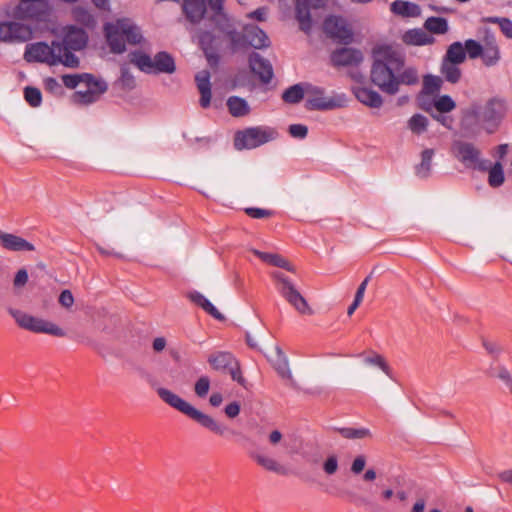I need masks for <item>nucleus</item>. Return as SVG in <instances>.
Here are the masks:
<instances>
[{
    "mask_svg": "<svg viewBox=\"0 0 512 512\" xmlns=\"http://www.w3.org/2000/svg\"><path fill=\"white\" fill-rule=\"evenodd\" d=\"M488 183L491 187L497 188L504 183L505 175L500 162H496L493 166H489Z\"/></svg>",
    "mask_w": 512,
    "mask_h": 512,
    "instance_id": "a19ab883",
    "label": "nucleus"
},
{
    "mask_svg": "<svg viewBox=\"0 0 512 512\" xmlns=\"http://www.w3.org/2000/svg\"><path fill=\"white\" fill-rule=\"evenodd\" d=\"M210 389V379L208 376L203 375L195 382L194 391L199 398H205Z\"/></svg>",
    "mask_w": 512,
    "mask_h": 512,
    "instance_id": "603ef678",
    "label": "nucleus"
},
{
    "mask_svg": "<svg viewBox=\"0 0 512 512\" xmlns=\"http://www.w3.org/2000/svg\"><path fill=\"white\" fill-rule=\"evenodd\" d=\"M274 278L277 281L278 292L289 304L301 314L312 313L306 299L301 295L288 276L282 272H276L274 273Z\"/></svg>",
    "mask_w": 512,
    "mask_h": 512,
    "instance_id": "9d476101",
    "label": "nucleus"
},
{
    "mask_svg": "<svg viewBox=\"0 0 512 512\" xmlns=\"http://www.w3.org/2000/svg\"><path fill=\"white\" fill-rule=\"evenodd\" d=\"M435 151L432 148H426L421 153V162L415 166V174L420 178H427L431 172L432 160Z\"/></svg>",
    "mask_w": 512,
    "mask_h": 512,
    "instance_id": "7c9ffc66",
    "label": "nucleus"
},
{
    "mask_svg": "<svg viewBox=\"0 0 512 512\" xmlns=\"http://www.w3.org/2000/svg\"><path fill=\"white\" fill-rule=\"evenodd\" d=\"M366 362L378 366L384 373L389 375L390 368L382 356L376 355L374 357H367Z\"/></svg>",
    "mask_w": 512,
    "mask_h": 512,
    "instance_id": "680f3d73",
    "label": "nucleus"
},
{
    "mask_svg": "<svg viewBox=\"0 0 512 512\" xmlns=\"http://www.w3.org/2000/svg\"><path fill=\"white\" fill-rule=\"evenodd\" d=\"M442 79L439 76H435L432 74H427L423 78V93L424 94H434L439 92L442 86Z\"/></svg>",
    "mask_w": 512,
    "mask_h": 512,
    "instance_id": "37998d69",
    "label": "nucleus"
},
{
    "mask_svg": "<svg viewBox=\"0 0 512 512\" xmlns=\"http://www.w3.org/2000/svg\"><path fill=\"white\" fill-rule=\"evenodd\" d=\"M277 136L275 129L256 126L237 131L234 137V146L238 150L254 149L274 140Z\"/></svg>",
    "mask_w": 512,
    "mask_h": 512,
    "instance_id": "6e6552de",
    "label": "nucleus"
},
{
    "mask_svg": "<svg viewBox=\"0 0 512 512\" xmlns=\"http://www.w3.org/2000/svg\"><path fill=\"white\" fill-rule=\"evenodd\" d=\"M458 65L446 60L442 61L440 71L447 82L455 84L460 80L461 70Z\"/></svg>",
    "mask_w": 512,
    "mask_h": 512,
    "instance_id": "58836bf2",
    "label": "nucleus"
},
{
    "mask_svg": "<svg viewBox=\"0 0 512 512\" xmlns=\"http://www.w3.org/2000/svg\"><path fill=\"white\" fill-rule=\"evenodd\" d=\"M505 116V105L496 97L489 99L480 113V120L488 134L495 133Z\"/></svg>",
    "mask_w": 512,
    "mask_h": 512,
    "instance_id": "f8f14e48",
    "label": "nucleus"
},
{
    "mask_svg": "<svg viewBox=\"0 0 512 512\" xmlns=\"http://www.w3.org/2000/svg\"><path fill=\"white\" fill-rule=\"evenodd\" d=\"M227 107L233 117H243L250 112L247 101L239 96H230L227 99Z\"/></svg>",
    "mask_w": 512,
    "mask_h": 512,
    "instance_id": "2f4dec72",
    "label": "nucleus"
},
{
    "mask_svg": "<svg viewBox=\"0 0 512 512\" xmlns=\"http://www.w3.org/2000/svg\"><path fill=\"white\" fill-rule=\"evenodd\" d=\"M254 254L256 256H258V258H260L262 261H264L270 265H273V266L279 267V268H283L287 271H293L290 263L279 254L261 252L259 250H254Z\"/></svg>",
    "mask_w": 512,
    "mask_h": 512,
    "instance_id": "72a5a7b5",
    "label": "nucleus"
},
{
    "mask_svg": "<svg viewBox=\"0 0 512 512\" xmlns=\"http://www.w3.org/2000/svg\"><path fill=\"white\" fill-rule=\"evenodd\" d=\"M16 15L19 19L46 21L50 15V6L47 0H20Z\"/></svg>",
    "mask_w": 512,
    "mask_h": 512,
    "instance_id": "4468645a",
    "label": "nucleus"
},
{
    "mask_svg": "<svg viewBox=\"0 0 512 512\" xmlns=\"http://www.w3.org/2000/svg\"><path fill=\"white\" fill-rule=\"evenodd\" d=\"M89 41L88 33L84 28L69 25L65 29L63 39L55 41L58 52L65 57L67 54H74V51H81L86 48Z\"/></svg>",
    "mask_w": 512,
    "mask_h": 512,
    "instance_id": "9b49d317",
    "label": "nucleus"
},
{
    "mask_svg": "<svg viewBox=\"0 0 512 512\" xmlns=\"http://www.w3.org/2000/svg\"><path fill=\"white\" fill-rule=\"evenodd\" d=\"M207 361L214 370L226 373V371L234 364L236 358L230 352L217 351L209 355Z\"/></svg>",
    "mask_w": 512,
    "mask_h": 512,
    "instance_id": "5701e85b",
    "label": "nucleus"
},
{
    "mask_svg": "<svg viewBox=\"0 0 512 512\" xmlns=\"http://www.w3.org/2000/svg\"><path fill=\"white\" fill-rule=\"evenodd\" d=\"M370 80L382 92L395 95L400 85L413 86L419 82L418 71L405 66L404 53L391 44H378L372 48Z\"/></svg>",
    "mask_w": 512,
    "mask_h": 512,
    "instance_id": "f257e3e1",
    "label": "nucleus"
},
{
    "mask_svg": "<svg viewBox=\"0 0 512 512\" xmlns=\"http://www.w3.org/2000/svg\"><path fill=\"white\" fill-rule=\"evenodd\" d=\"M490 23H498L500 30L507 37L512 39V21L505 17H490L487 19Z\"/></svg>",
    "mask_w": 512,
    "mask_h": 512,
    "instance_id": "3c124183",
    "label": "nucleus"
},
{
    "mask_svg": "<svg viewBox=\"0 0 512 512\" xmlns=\"http://www.w3.org/2000/svg\"><path fill=\"white\" fill-rule=\"evenodd\" d=\"M354 94L358 101L371 108H379L383 104L382 96L371 88L359 87Z\"/></svg>",
    "mask_w": 512,
    "mask_h": 512,
    "instance_id": "bb28decb",
    "label": "nucleus"
},
{
    "mask_svg": "<svg viewBox=\"0 0 512 512\" xmlns=\"http://www.w3.org/2000/svg\"><path fill=\"white\" fill-rule=\"evenodd\" d=\"M327 0H296L295 15L299 22V27L305 33H309L312 27V18L310 9L321 8L325 6Z\"/></svg>",
    "mask_w": 512,
    "mask_h": 512,
    "instance_id": "f3484780",
    "label": "nucleus"
},
{
    "mask_svg": "<svg viewBox=\"0 0 512 512\" xmlns=\"http://www.w3.org/2000/svg\"><path fill=\"white\" fill-rule=\"evenodd\" d=\"M433 105L439 113L451 112L456 107L455 101L449 95L439 96L436 100H434Z\"/></svg>",
    "mask_w": 512,
    "mask_h": 512,
    "instance_id": "a18cd8bd",
    "label": "nucleus"
},
{
    "mask_svg": "<svg viewBox=\"0 0 512 512\" xmlns=\"http://www.w3.org/2000/svg\"><path fill=\"white\" fill-rule=\"evenodd\" d=\"M250 456L264 469L277 474H284L285 468L280 465L275 459L265 456L260 453L252 452Z\"/></svg>",
    "mask_w": 512,
    "mask_h": 512,
    "instance_id": "f704fd0d",
    "label": "nucleus"
},
{
    "mask_svg": "<svg viewBox=\"0 0 512 512\" xmlns=\"http://www.w3.org/2000/svg\"><path fill=\"white\" fill-rule=\"evenodd\" d=\"M227 374L231 376V378L236 381L238 384L244 386L245 379L241 374L239 362L236 360L234 364L226 371Z\"/></svg>",
    "mask_w": 512,
    "mask_h": 512,
    "instance_id": "6e6d98bb",
    "label": "nucleus"
},
{
    "mask_svg": "<svg viewBox=\"0 0 512 512\" xmlns=\"http://www.w3.org/2000/svg\"><path fill=\"white\" fill-rule=\"evenodd\" d=\"M347 105L345 94L335 93L332 96H326L322 87L310 83L308 85V95L305 108L310 111H330Z\"/></svg>",
    "mask_w": 512,
    "mask_h": 512,
    "instance_id": "423d86ee",
    "label": "nucleus"
},
{
    "mask_svg": "<svg viewBox=\"0 0 512 512\" xmlns=\"http://www.w3.org/2000/svg\"><path fill=\"white\" fill-rule=\"evenodd\" d=\"M365 465H366L365 456L358 455L357 457H355V459L353 460V462L351 464V472L355 475H358L364 470Z\"/></svg>",
    "mask_w": 512,
    "mask_h": 512,
    "instance_id": "e2e57ef3",
    "label": "nucleus"
},
{
    "mask_svg": "<svg viewBox=\"0 0 512 512\" xmlns=\"http://www.w3.org/2000/svg\"><path fill=\"white\" fill-rule=\"evenodd\" d=\"M210 72L208 70H201L195 75V82L200 92V106L208 108L211 104V82Z\"/></svg>",
    "mask_w": 512,
    "mask_h": 512,
    "instance_id": "6ab92c4d",
    "label": "nucleus"
},
{
    "mask_svg": "<svg viewBox=\"0 0 512 512\" xmlns=\"http://www.w3.org/2000/svg\"><path fill=\"white\" fill-rule=\"evenodd\" d=\"M465 59L466 53L464 44L456 41L448 47L443 60L453 62L454 64H461Z\"/></svg>",
    "mask_w": 512,
    "mask_h": 512,
    "instance_id": "c9c22d12",
    "label": "nucleus"
},
{
    "mask_svg": "<svg viewBox=\"0 0 512 512\" xmlns=\"http://www.w3.org/2000/svg\"><path fill=\"white\" fill-rule=\"evenodd\" d=\"M308 85L309 82H300L288 87L282 93V100L287 104L300 103L305 94L308 95Z\"/></svg>",
    "mask_w": 512,
    "mask_h": 512,
    "instance_id": "a878e982",
    "label": "nucleus"
},
{
    "mask_svg": "<svg viewBox=\"0 0 512 512\" xmlns=\"http://www.w3.org/2000/svg\"><path fill=\"white\" fill-rule=\"evenodd\" d=\"M107 44L114 54L126 51V43L138 45L144 41L141 28L130 18H117L114 22L104 24Z\"/></svg>",
    "mask_w": 512,
    "mask_h": 512,
    "instance_id": "7ed1b4c3",
    "label": "nucleus"
},
{
    "mask_svg": "<svg viewBox=\"0 0 512 512\" xmlns=\"http://www.w3.org/2000/svg\"><path fill=\"white\" fill-rule=\"evenodd\" d=\"M424 27L431 33L441 35L449 30L448 21L444 17H428L424 23Z\"/></svg>",
    "mask_w": 512,
    "mask_h": 512,
    "instance_id": "e433bc0d",
    "label": "nucleus"
},
{
    "mask_svg": "<svg viewBox=\"0 0 512 512\" xmlns=\"http://www.w3.org/2000/svg\"><path fill=\"white\" fill-rule=\"evenodd\" d=\"M0 244L9 251H34L35 246L24 238L0 231Z\"/></svg>",
    "mask_w": 512,
    "mask_h": 512,
    "instance_id": "aec40b11",
    "label": "nucleus"
},
{
    "mask_svg": "<svg viewBox=\"0 0 512 512\" xmlns=\"http://www.w3.org/2000/svg\"><path fill=\"white\" fill-rule=\"evenodd\" d=\"M481 59L485 66H495L500 60V51L497 44L492 41L488 42L484 47V52L481 55Z\"/></svg>",
    "mask_w": 512,
    "mask_h": 512,
    "instance_id": "4c0bfd02",
    "label": "nucleus"
},
{
    "mask_svg": "<svg viewBox=\"0 0 512 512\" xmlns=\"http://www.w3.org/2000/svg\"><path fill=\"white\" fill-rule=\"evenodd\" d=\"M288 131L293 138L304 139L308 134V127L304 124H291Z\"/></svg>",
    "mask_w": 512,
    "mask_h": 512,
    "instance_id": "5fc2aeb1",
    "label": "nucleus"
},
{
    "mask_svg": "<svg viewBox=\"0 0 512 512\" xmlns=\"http://www.w3.org/2000/svg\"><path fill=\"white\" fill-rule=\"evenodd\" d=\"M92 74L90 73H81V74H65L62 76V81L65 87L69 89H75L79 83L84 82V80H91Z\"/></svg>",
    "mask_w": 512,
    "mask_h": 512,
    "instance_id": "c03bdc74",
    "label": "nucleus"
},
{
    "mask_svg": "<svg viewBox=\"0 0 512 512\" xmlns=\"http://www.w3.org/2000/svg\"><path fill=\"white\" fill-rule=\"evenodd\" d=\"M157 394L161 398V400L164 401L166 404L183 413L190 419L194 420L203 428H206L219 436H225L228 433H236L234 430H231L226 425L216 421L210 415L205 414L202 411L196 409L193 405H191L183 398H181L179 395L175 394L174 392L167 388H158Z\"/></svg>",
    "mask_w": 512,
    "mask_h": 512,
    "instance_id": "f03ea898",
    "label": "nucleus"
},
{
    "mask_svg": "<svg viewBox=\"0 0 512 512\" xmlns=\"http://www.w3.org/2000/svg\"><path fill=\"white\" fill-rule=\"evenodd\" d=\"M276 360L274 361V368L278 375L283 379L292 380V373L289 367L288 358L279 346H276Z\"/></svg>",
    "mask_w": 512,
    "mask_h": 512,
    "instance_id": "473e14b6",
    "label": "nucleus"
},
{
    "mask_svg": "<svg viewBox=\"0 0 512 512\" xmlns=\"http://www.w3.org/2000/svg\"><path fill=\"white\" fill-rule=\"evenodd\" d=\"M199 45L207 57L208 61L214 59L218 61V55L215 52V36L210 31H201L198 35Z\"/></svg>",
    "mask_w": 512,
    "mask_h": 512,
    "instance_id": "c85d7f7f",
    "label": "nucleus"
},
{
    "mask_svg": "<svg viewBox=\"0 0 512 512\" xmlns=\"http://www.w3.org/2000/svg\"><path fill=\"white\" fill-rule=\"evenodd\" d=\"M363 59L362 51L353 47L337 48L330 55V61L335 67H358Z\"/></svg>",
    "mask_w": 512,
    "mask_h": 512,
    "instance_id": "dca6fc26",
    "label": "nucleus"
},
{
    "mask_svg": "<svg viewBox=\"0 0 512 512\" xmlns=\"http://www.w3.org/2000/svg\"><path fill=\"white\" fill-rule=\"evenodd\" d=\"M428 118L420 113L414 114L407 123V127L411 130L412 133L416 135H421L428 128Z\"/></svg>",
    "mask_w": 512,
    "mask_h": 512,
    "instance_id": "ea45409f",
    "label": "nucleus"
},
{
    "mask_svg": "<svg viewBox=\"0 0 512 512\" xmlns=\"http://www.w3.org/2000/svg\"><path fill=\"white\" fill-rule=\"evenodd\" d=\"M9 314L17 325L33 333H45L56 337L65 336V331L56 324L30 315L22 310L9 308Z\"/></svg>",
    "mask_w": 512,
    "mask_h": 512,
    "instance_id": "0eeeda50",
    "label": "nucleus"
},
{
    "mask_svg": "<svg viewBox=\"0 0 512 512\" xmlns=\"http://www.w3.org/2000/svg\"><path fill=\"white\" fill-rule=\"evenodd\" d=\"M452 155L466 168L485 172L491 162L481 158V151L471 142L454 140L451 144Z\"/></svg>",
    "mask_w": 512,
    "mask_h": 512,
    "instance_id": "39448f33",
    "label": "nucleus"
},
{
    "mask_svg": "<svg viewBox=\"0 0 512 512\" xmlns=\"http://www.w3.org/2000/svg\"><path fill=\"white\" fill-rule=\"evenodd\" d=\"M130 62L140 71L146 74L153 73V59L147 53L141 50H134L129 54Z\"/></svg>",
    "mask_w": 512,
    "mask_h": 512,
    "instance_id": "c756f323",
    "label": "nucleus"
},
{
    "mask_svg": "<svg viewBox=\"0 0 512 512\" xmlns=\"http://www.w3.org/2000/svg\"><path fill=\"white\" fill-rule=\"evenodd\" d=\"M98 94L95 89H87L86 91H77L73 95V101L78 104L87 105L97 101Z\"/></svg>",
    "mask_w": 512,
    "mask_h": 512,
    "instance_id": "de8ad7c7",
    "label": "nucleus"
},
{
    "mask_svg": "<svg viewBox=\"0 0 512 512\" xmlns=\"http://www.w3.org/2000/svg\"><path fill=\"white\" fill-rule=\"evenodd\" d=\"M249 68L263 84L271 82L274 72L269 60L262 57L258 52H251L248 57Z\"/></svg>",
    "mask_w": 512,
    "mask_h": 512,
    "instance_id": "a211bd4d",
    "label": "nucleus"
},
{
    "mask_svg": "<svg viewBox=\"0 0 512 512\" xmlns=\"http://www.w3.org/2000/svg\"><path fill=\"white\" fill-rule=\"evenodd\" d=\"M45 89L51 93L58 94L62 92V87L58 80L53 77H48L44 81Z\"/></svg>",
    "mask_w": 512,
    "mask_h": 512,
    "instance_id": "0e129e2a",
    "label": "nucleus"
},
{
    "mask_svg": "<svg viewBox=\"0 0 512 512\" xmlns=\"http://www.w3.org/2000/svg\"><path fill=\"white\" fill-rule=\"evenodd\" d=\"M84 83L87 85L89 89H95L96 94L101 95L105 93L108 89L107 83L102 79H96L92 74L91 80H84Z\"/></svg>",
    "mask_w": 512,
    "mask_h": 512,
    "instance_id": "864d4df0",
    "label": "nucleus"
},
{
    "mask_svg": "<svg viewBox=\"0 0 512 512\" xmlns=\"http://www.w3.org/2000/svg\"><path fill=\"white\" fill-rule=\"evenodd\" d=\"M338 469V459L335 455L328 456L323 463V470L328 475H333Z\"/></svg>",
    "mask_w": 512,
    "mask_h": 512,
    "instance_id": "4d7b16f0",
    "label": "nucleus"
},
{
    "mask_svg": "<svg viewBox=\"0 0 512 512\" xmlns=\"http://www.w3.org/2000/svg\"><path fill=\"white\" fill-rule=\"evenodd\" d=\"M390 9L393 14L405 18L418 17L421 14L418 4L405 0H395L391 3Z\"/></svg>",
    "mask_w": 512,
    "mask_h": 512,
    "instance_id": "393cba45",
    "label": "nucleus"
},
{
    "mask_svg": "<svg viewBox=\"0 0 512 512\" xmlns=\"http://www.w3.org/2000/svg\"><path fill=\"white\" fill-rule=\"evenodd\" d=\"M55 41L53 40L51 45L44 41L28 44L25 48L24 59L29 63H45L50 66L62 64L68 68H78L80 59L75 54H67L62 57Z\"/></svg>",
    "mask_w": 512,
    "mask_h": 512,
    "instance_id": "20e7f679",
    "label": "nucleus"
},
{
    "mask_svg": "<svg viewBox=\"0 0 512 512\" xmlns=\"http://www.w3.org/2000/svg\"><path fill=\"white\" fill-rule=\"evenodd\" d=\"M403 41L408 45L424 46L431 44L434 38L421 29H410L403 35Z\"/></svg>",
    "mask_w": 512,
    "mask_h": 512,
    "instance_id": "cd10ccee",
    "label": "nucleus"
},
{
    "mask_svg": "<svg viewBox=\"0 0 512 512\" xmlns=\"http://www.w3.org/2000/svg\"><path fill=\"white\" fill-rule=\"evenodd\" d=\"M324 32L332 39L342 44H349L353 40V33L345 21L339 16L330 15L323 23Z\"/></svg>",
    "mask_w": 512,
    "mask_h": 512,
    "instance_id": "2eb2a0df",
    "label": "nucleus"
},
{
    "mask_svg": "<svg viewBox=\"0 0 512 512\" xmlns=\"http://www.w3.org/2000/svg\"><path fill=\"white\" fill-rule=\"evenodd\" d=\"M464 47L466 55H468L471 59L481 57L484 52V47L482 44L474 39H467L464 43Z\"/></svg>",
    "mask_w": 512,
    "mask_h": 512,
    "instance_id": "09e8293b",
    "label": "nucleus"
},
{
    "mask_svg": "<svg viewBox=\"0 0 512 512\" xmlns=\"http://www.w3.org/2000/svg\"><path fill=\"white\" fill-rule=\"evenodd\" d=\"M183 11L191 23L197 24L205 15V0H183Z\"/></svg>",
    "mask_w": 512,
    "mask_h": 512,
    "instance_id": "4be33fe9",
    "label": "nucleus"
},
{
    "mask_svg": "<svg viewBox=\"0 0 512 512\" xmlns=\"http://www.w3.org/2000/svg\"><path fill=\"white\" fill-rule=\"evenodd\" d=\"M342 437L346 439H362L371 435L368 428L340 427L334 428Z\"/></svg>",
    "mask_w": 512,
    "mask_h": 512,
    "instance_id": "79ce46f5",
    "label": "nucleus"
},
{
    "mask_svg": "<svg viewBox=\"0 0 512 512\" xmlns=\"http://www.w3.org/2000/svg\"><path fill=\"white\" fill-rule=\"evenodd\" d=\"M120 79L123 85L127 88H133L135 86V79L126 66L121 67Z\"/></svg>",
    "mask_w": 512,
    "mask_h": 512,
    "instance_id": "052dcab7",
    "label": "nucleus"
},
{
    "mask_svg": "<svg viewBox=\"0 0 512 512\" xmlns=\"http://www.w3.org/2000/svg\"><path fill=\"white\" fill-rule=\"evenodd\" d=\"M24 99L31 107H39L42 103V93L36 87L27 86L24 88Z\"/></svg>",
    "mask_w": 512,
    "mask_h": 512,
    "instance_id": "49530a36",
    "label": "nucleus"
},
{
    "mask_svg": "<svg viewBox=\"0 0 512 512\" xmlns=\"http://www.w3.org/2000/svg\"><path fill=\"white\" fill-rule=\"evenodd\" d=\"M176 71L175 60L172 55L166 51H159L153 58L152 74H172Z\"/></svg>",
    "mask_w": 512,
    "mask_h": 512,
    "instance_id": "412c9836",
    "label": "nucleus"
},
{
    "mask_svg": "<svg viewBox=\"0 0 512 512\" xmlns=\"http://www.w3.org/2000/svg\"><path fill=\"white\" fill-rule=\"evenodd\" d=\"M59 303L65 308H70L74 304L72 292L68 289L61 291L59 295Z\"/></svg>",
    "mask_w": 512,
    "mask_h": 512,
    "instance_id": "69168bd1",
    "label": "nucleus"
},
{
    "mask_svg": "<svg viewBox=\"0 0 512 512\" xmlns=\"http://www.w3.org/2000/svg\"><path fill=\"white\" fill-rule=\"evenodd\" d=\"M495 376L502 382H504V384L508 387L510 393L512 394V377L508 369L501 366L498 370V373Z\"/></svg>",
    "mask_w": 512,
    "mask_h": 512,
    "instance_id": "bf43d9fd",
    "label": "nucleus"
},
{
    "mask_svg": "<svg viewBox=\"0 0 512 512\" xmlns=\"http://www.w3.org/2000/svg\"><path fill=\"white\" fill-rule=\"evenodd\" d=\"M247 215L254 219H261L268 217L272 214L270 210L258 208V207H249L245 209Z\"/></svg>",
    "mask_w": 512,
    "mask_h": 512,
    "instance_id": "13d9d810",
    "label": "nucleus"
},
{
    "mask_svg": "<svg viewBox=\"0 0 512 512\" xmlns=\"http://www.w3.org/2000/svg\"><path fill=\"white\" fill-rule=\"evenodd\" d=\"M33 36L30 25L17 21L0 22V41L4 43H24Z\"/></svg>",
    "mask_w": 512,
    "mask_h": 512,
    "instance_id": "ddd939ff",
    "label": "nucleus"
},
{
    "mask_svg": "<svg viewBox=\"0 0 512 512\" xmlns=\"http://www.w3.org/2000/svg\"><path fill=\"white\" fill-rule=\"evenodd\" d=\"M72 15L76 22L81 23L86 26H90L94 22L93 16L84 7L78 6V7L73 8Z\"/></svg>",
    "mask_w": 512,
    "mask_h": 512,
    "instance_id": "8fccbe9b",
    "label": "nucleus"
},
{
    "mask_svg": "<svg viewBox=\"0 0 512 512\" xmlns=\"http://www.w3.org/2000/svg\"><path fill=\"white\" fill-rule=\"evenodd\" d=\"M224 2H225V0H207L209 8L217 16H225V13H224Z\"/></svg>",
    "mask_w": 512,
    "mask_h": 512,
    "instance_id": "338daca9",
    "label": "nucleus"
},
{
    "mask_svg": "<svg viewBox=\"0 0 512 512\" xmlns=\"http://www.w3.org/2000/svg\"><path fill=\"white\" fill-rule=\"evenodd\" d=\"M228 35L232 46L235 48L253 47L254 49H263L270 45L267 34L257 25L245 26L242 33L231 30Z\"/></svg>",
    "mask_w": 512,
    "mask_h": 512,
    "instance_id": "1a4fd4ad",
    "label": "nucleus"
},
{
    "mask_svg": "<svg viewBox=\"0 0 512 512\" xmlns=\"http://www.w3.org/2000/svg\"><path fill=\"white\" fill-rule=\"evenodd\" d=\"M189 299L195 305L201 307L207 314L215 318L216 320L223 321L225 316L218 311V309L207 299L202 293L198 291H192L188 294Z\"/></svg>",
    "mask_w": 512,
    "mask_h": 512,
    "instance_id": "b1692460",
    "label": "nucleus"
},
{
    "mask_svg": "<svg viewBox=\"0 0 512 512\" xmlns=\"http://www.w3.org/2000/svg\"><path fill=\"white\" fill-rule=\"evenodd\" d=\"M224 411H225V414L227 417L235 418L239 415V413L241 411V405L239 402L233 401V402L229 403L228 405H226Z\"/></svg>",
    "mask_w": 512,
    "mask_h": 512,
    "instance_id": "774afa93",
    "label": "nucleus"
}]
</instances>
